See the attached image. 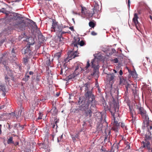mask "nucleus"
<instances>
[{
	"label": "nucleus",
	"mask_w": 152,
	"mask_h": 152,
	"mask_svg": "<svg viewBox=\"0 0 152 152\" xmlns=\"http://www.w3.org/2000/svg\"><path fill=\"white\" fill-rule=\"evenodd\" d=\"M6 14V18L7 19L9 20V22L13 21V23L12 26L14 28L18 29L20 31H23L25 29L26 27V24L24 20L21 19L17 20L18 18H20V17L18 16V14L15 13L13 15H10L8 16L9 12L6 11L2 12Z\"/></svg>",
	"instance_id": "1"
},
{
	"label": "nucleus",
	"mask_w": 152,
	"mask_h": 152,
	"mask_svg": "<svg viewBox=\"0 0 152 152\" xmlns=\"http://www.w3.org/2000/svg\"><path fill=\"white\" fill-rule=\"evenodd\" d=\"M119 107L118 104L115 103L114 104L113 106H111L109 109L113 116L112 122L113 123V125L116 127L119 126L120 124V122H119L120 118L118 113Z\"/></svg>",
	"instance_id": "2"
},
{
	"label": "nucleus",
	"mask_w": 152,
	"mask_h": 152,
	"mask_svg": "<svg viewBox=\"0 0 152 152\" xmlns=\"http://www.w3.org/2000/svg\"><path fill=\"white\" fill-rule=\"evenodd\" d=\"M90 84V83L88 82L83 84L82 87L80 88V89L82 91L83 89V88L84 87L85 91L86 92L85 96L86 98H88L89 101H91V106L94 107L96 103L94 95L92 94V90H90L89 89Z\"/></svg>",
	"instance_id": "3"
},
{
	"label": "nucleus",
	"mask_w": 152,
	"mask_h": 152,
	"mask_svg": "<svg viewBox=\"0 0 152 152\" xmlns=\"http://www.w3.org/2000/svg\"><path fill=\"white\" fill-rule=\"evenodd\" d=\"M152 124H145L143 125V126L144 127H146L148 131V132L146 133L145 136V141H142V143L143 145L142 146L143 148H146L147 149L150 151V142L149 141L151 139V132L150 131L152 129Z\"/></svg>",
	"instance_id": "4"
},
{
	"label": "nucleus",
	"mask_w": 152,
	"mask_h": 152,
	"mask_svg": "<svg viewBox=\"0 0 152 152\" xmlns=\"http://www.w3.org/2000/svg\"><path fill=\"white\" fill-rule=\"evenodd\" d=\"M51 27V31H57L58 37L60 41H63L64 38L62 37V35L66 33L64 31H62L63 27L58 24V23L55 20H53Z\"/></svg>",
	"instance_id": "5"
},
{
	"label": "nucleus",
	"mask_w": 152,
	"mask_h": 152,
	"mask_svg": "<svg viewBox=\"0 0 152 152\" xmlns=\"http://www.w3.org/2000/svg\"><path fill=\"white\" fill-rule=\"evenodd\" d=\"M137 109V110L138 113L140 114L143 119V125L145 124H152V121L149 120V118L147 114L146 110L143 107L141 106L140 104H138L136 106Z\"/></svg>",
	"instance_id": "6"
},
{
	"label": "nucleus",
	"mask_w": 152,
	"mask_h": 152,
	"mask_svg": "<svg viewBox=\"0 0 152 152\" xmlns=\"http://www.w3.org/2000/svg\"><path fill=\"white\" fill-rule=\"evenodd\" d=\"M91 101L88 100V102L86 104H82L80 107V110L84 112V115L86 117L90 118L92 115L93 111L92 109L89 108V104Z\"/></svg>",
	"instance_id": "7"
},
{
	"label": "nucleus",
	"mask_w": 152,
	"mask_h": 152,
	"mask_svg": "<svg viewBox=\"0 0 152 152\" xmlns=\"http://www.w3.org/2000/svg\"><path fill=\"white\" fill-rule=\"evenodd\" d=\"M28 40L27 48L22 50V53L25 54L27 57L30 56L32 54V48L30 46L33 45L35 43L34 39L32 37H29L28 39Z\"/></svg>",
	"instance_id": "8"
},
{
	"label": "nucleus",
	"mask_w": 152,
	"mask_h": 152,
	"mask_svg": "<svg viewBox=\"0 0 152 152\" xmlns=\"http://www.w3.org/2000/svg\"><path fill=\"white\" fill-rule=\"evenodd\" d=\"M80 41V39L79 37L75 38L74 40L73 41L71 44V46L74 47V49L76 50H78V47L77 45H80V46H82L85 45V43L83 41L81 40Z\"/></svg>",
	"instance_id": "9"
},
{
	"label": "nucleus",
	"mask_w": 152,
	"mask_h": 152,
	"mask_svg": "<svg viewBox=\"0 0 152 152\" xmlns=\"http://www.w3.org/2000/svg\"><path fill=\"white\" fill-rule=\"evenodd\" d=\"M73 48V50L70 51L68 53V56L67 58H70L69 60H71L72 58H74L75 57L78 56L77 53V50H76L74 49V47Z\"/></svg>",
	"instance_id": "10"
},
{
	"label": "nucleus",
	"mask_w": 152,
	"mask_h": 152,
	"mask_svg": "<svg viewBox=\"0 0 152 152\" xmlns=\"http://www.w3.org/2000/svg\"><path fill=\"white\" fill-rule=\"evenodd\" d=\"M81 64L79 62H76L74 64V67L75 68V72L76 75H78L79 73L84 70L82 68Z\"/></svg>",
	"instance_id": "11"
},
{
	"label": "nucleus",
	"mask_w": 152,
	"mask_h": 152,
	"mask_svg": "<svg viewBox=\"0 0 152 152\" xmlns=\"http://www.w3.org/2000/svg\"><path fill=\"white\" fill-rule=\"evenodd\" d=\"M8 60V55L6 53L2 54L1 56L0 57L1 62L2 63L4 66L7 65Z\"/></svg>",
	"instance_id": "12"
},
{
	"label": "nucleus",
	"mask_w": 152,
	"mask_h": 152,
	"mask_svg": "<svg viewBox=\"0 0 152 152\" xmlns=\"http://www.w3.org/2000/svg\"><path fill=\"white\" fill-rule=\"evenodd\" d=\"M138 15L137 13H135L134 14V17L133 18L132 21L136 28L137 29L138 27L139 26L140 23L138 21Z\"/></svg>",
	"instance_id": "13"
},
{
	"label": "nucleus",
	"mask_w": 152,
	"mask_h": 152,
	"mask_svg": "<svg viewBox=\"0 0 152 152\" xmlns=\"http://www.w3.org/2000/svg\"><path fill=\"white\" fill-rule=\"evenodd\" d=\"M102 114L99 113H96V115L95 119L99 123L101 122L103 120V117Z\"/></svg>",
	"instance_id": "14"
},
{
	"label": "nucleus",
	"mask_w": 152,
	"mask_h": 152,
	"mask_svg": "<svg viewBox=\"0 0 152 152\" xmlns=\"http://www.w3.org/2000/svg\"><path fill=\"white\" fill-rule=\"evenodd\" d=\"M115 76L114 74L113 73L111 74H108L107 78L110 82H113L115 78Z\"/></svg>",
	"instance_id": "15"
},
{
	"label": "nucleus",
	"mask_w": 152,
	"mask_h": 152,
	"mask_svg": "<svg viewBox=\"0 0 152 152\" xmlns=\"http://www.w3.org/2000/svg\"><path fill=\"white\" fill-rule=\"evenodd\" d=\"M81 12L82 13H84L85 15H86L91 16V15L89 14L90 12L88 10L86 7H81Z\"/></svg>",
	"instance_id": "16"
},
{
	"label": "nucleus",
	"mask_w": 152,
	"mask_h": 152,
	"mask_svg": "<svg viewBox=\"0 0 152 152\" xmlns=\"http://www.w3.org/2000/svg\"><path fill=\"white\" fill-rule=\"evenodd\" d=\"M99 6L97 4H96L94 6V7L93 8V13H92L91 16H92L96 12H98L99 11Z\"/></svg>",
	"instance_id": "17"
},
{
	"label": "nucleus",
	"mask_w": 152,
	"mask_h": 152,
	"mask_svg": "<svg viewBox=\"0 0 152 152\" xmlns=\"http://www.w3.org/2000/svg\"><path fill=\"white\" fill-rule=\"evenodd\" d=\"M98 58H100V57L98 56ZM98 58H98L97 57H95L94 59H93L91 62V67L92 68L94 69H95L96 67V59H98Z\"/></svg>",
	"instance_id": "18"
},
{
	"label": "nucleus",
	"mask_w": 152,
	"mask_h": 152,
	"mask_svg": "<svg viewBox=\"0 0 152 152\" xmlns=\"http://www.w3.org/2000/svg\"><path fill=\"white\" fill-rule=\"evenodd\" d=\"M51 113L53 115H56L58 112V110L56 107H53L51 110Z\"/></svg>",
	"instance_id": "19"
},
{
	"label": "nucleus",
	"mask_w": 152,
	"mask_h": 152,
	"mask_svg": "<svg viewBox=\"0 0 152 152\" xmlns=\"http://www.w3.org/2000/svg\"><path fill=\"white\" fill-rule=\"evenodd\" d=\"M16 49L15 48H13L11 52V54L14 58L16 56Z\"/></svg>",
	"instance_id": "20"
},
{
	"label": "nucleus",
	"mask_w": 152,
	"mask_h": 152,
	"mask_svg": "<svg viewBox=\"0 0 152 152\" xmlns=\"http://www.w3.org/2000/svg\"><path fill=\"white\" fill-rule=\"evenodd\" d=\"M75 72H74L72 74L69 75L68 76V78L69 79H71L74 78L75 76H77L78 75H76Z\"/></svg>",
	"instance_id": "21"
},
{
	"label": "nucleus",
	"mask_w": 152,
	"mask_h": 152,
	"mask_svg": "<svg viewBox=\"0 0 152 152\" xmlns=\"http://www.w3.org/2000/svg\"><path fill=\"white\" fill-rule=\"evenodd\" d=\"M0 89L2 92H3V94H5V86L2 85H0Z\"/></svg>",
	"instance_id": "22"
},
{
	"label": "nucleus",
	"mask_w": 152,
	"mask_h": 152,
	"mask_svg": "<svg viewBox=\"0 0 152 152\" xmlns=\"http://www.w3.org/2000/svg\"><path fill=\"white\" fill-rule=\"evenodd\" d=\"M7 143L8 144L14 143V142L13 141V138L12 137H10L9 139H8V140L7 141Z\"/></svg>",
	"instance_id": "23"
},
{
	"label": "nucleus",
	"mask_w": 152,
	"mask_h": 152,
	"mask_svg": "<svg viewBox=\"0 0 152 152\" xmlns=\"http://www.w3.org/2000/svg\"><path fill=\"white\" fill-rule=\"evenodd\" d=\"M14 126L15 127H17V128H19L20 127H21V128L20 129V130L23 129V125L21 126L20 124H15Z\"/></svg>",
	"instance_id": "24"
},
{
	"label": "nucleus",
	"mask_w": 152,
	"mask_h": 152,
	"mask_svg": "<svg viewBox=\"0 0 152 152\" xmlns=\"http://www.w3.org/2000/svg\"><path fill=\"white\" fill-rule=\"evenodd\" d=\"M126 83V81L124 79H120V84L125 85Z\"/></svg>",
	"instance_id": "25"
},
{
	"label": "nucleus",
	"mask_w": 152,
	"mask_h": 152,
	"mask_svg": "<svg viewBox=\"0 0 152 152\" xmlns=\"http://www.w3.org/2000/svg\"><path fill=\"white\" fill-rule=\"evenodd\" d=\"M89 25L90 27L92 28H94L95 26V24L93 21H91L89 22Z\"/></svg>",
	"instance_id": "26"
},
{
	"label": "nucleus",
	"mask_w": 152,
	"mask_h": 152,
	"mask_svg": "<svg viewBox=\"0 0 152 152\" xmlns=\"http://www.w3.org/2000/svg\"><path fill=\"white\" fill-rule=\"evenodd\" d=\"M22 112V111L21 110H19L18 113V116H19L20 117L22 118L23 116V113Z\"/></svg>",
	"instance_id": "27"
},
{
	"label": "nucleus",
	"mask_w": 152,
	"mask_h": 152,
	"mask_svg": "<svg viewBox=\"0 0 152 152\" xmlns=\"http://www.w3.org/2000/svg\"><path fill=\"white\" fill-rule=\"evenodd\" d=\"M28 72H27L26 73V76L25 77H24L23 78V80L25 81H27L28 80V79L29 78V76L28 75H27V73H28Z\"/></svg>",
	"instance_id": "28"
},
{
	"label": "nucleus",
	"mask_w": 152,
	"mask_h": 152,
	"mask_svg": "<svg viewBox=\"0 0 152 152\" xmlns=\"http://www.w3.org/2000/svg\"><path fill=\"white\" fill-rule=\"evenodd\" d=\"M113 148H114V151L115 150L116 151H117L118 148V145H117V144H114L113 146Z\"/></svg>",
	"instance_id": "29"
},
{
	"label": "nucleus",
	"mask_w": 152,
	"mask_h": 152,
	"mask_svg": "<svg viewBox=\"0 0 152 152\" xmlns=\"http://www.w3.org/2000/svg\"><path fill=\"white\" fill-rule=\"evenodd\" d=\"M129 109L131 114L132 115V118H133V113L134 110H132V107H131V106H129Z\"/></svg>",
	"instance_id": "30"
},
{
	"label": "nucleus",
	"mask_w": 152,
	"mask_h": 152,
	"mask_svg": "<svg viewBox=\"0 0 152 152\" xmlns=\"http://www.w3.org/2000/svg\"><path fill=\"white\" fill-rule=\"evenodd\" d=\"M110 10L111 12H114L118 11L117 9L115 7L111 8Z\"/></svg>",
	"instance_id": "31"
},
{
	"label": "nucleus",
	"mask_w": 152,
	"mask_h": 152,
	"mask_svg": "<svg viewBox=\"0 0 152 152\" xmlns=\"http://www.w3.org/2000/svg\"><path fill=\"white\" fill-rule=\"evenodd\" d=\"M55 57L58 59L61 56V54L60 53H57L55 55Z\"/></svg>",
	"instance_id": "32"
},
{
	"label": "nucleus",
	"mask_w": 152,
	"mask_h": 152,
	"mask_svg": "<svg viewBox=\"0 0 152 152\" xmlns=\"http://www.w3.org/2000/svg\"><path fill=\"white\" fill-rule=\"evenodd\" d=\"M121 127L124 129L125 130H126L127 128L126 126H125V124L124 123H121Z\"/></svg>",
	"instance_id": "33"
},
{
	"label": "nucleus",
	"mask_w": 152,
	"mask_h": 152,
	"mask_svg": "<svg viewBox=\"0 0 152 152\" xmlns=\"http://www.w3.org/2000/svg\"><path fill=\"white\" fill-rule=\"evenodd\" d=\"M78 137V135H76L75 136H72V140L74 141L76 140V138H77Z\"/></svg>",
	"instance_id": "34"
},
{
	"label": "nucleus",
	"mask_w": 152,
	"mask_h": 152,
	"mask_svg": "<svg viewBox=\"0 0 152 152\" xmlns=\"http://www.w3.org/2000/svg\"><path fill=\"white\" fill-rule=\"evenodd\" d=\"M12 75L11 73H10L9 75H8V76L7 75L5 77V79L6 80H8L9 79H10V76H11Z\"/></svg>",
	"instance_id": "35"
},
{
	"label": "nucleus",
	"mask_w": 152,
	"mask_h": 152,
	"mask_svg": "<svg viewBox=\"0 0 152 152\" xmlns=\"http://www.w3.org/2000/svg\"><path fill=\"white\" fill-rule=\"evenodd\" d=\"M90 66V61L88 60L87 61L86 66L85 67L86 69H87Z\"/></svg>",
	"instance_id": "36"
},
{
	"label": "nucleus",
	"mask_w": 152,
	"mask_h": 152,
	"mask_svg": "<svg viewBox=\"0 0 152 152\" xmlns=\"http://www.w3.org/2000/svg\"><path fill=\"white\" fill-rule=\"evenodd\" d=\"M112 61H113L114 63H118V60L117 58H115Z\"/></svg>",
	"instance_id": "37"
},
{
	"label": "nucleus",
	"mask_w": 152,
	"mask_h": 152,
	"mask_svg": "<svg viewBox=\"0 0 152 152\" xmlns=\"http://www.w3.org/2000/svg\"><path fill=\"white\" fill-rule=\"evenodd\" d=\"M6 39V38L5 37H4V38L2 40H1L0 42V44H2L5 41Z\"/></svg>",
	"instance_id": "38"
},
{
	"label": "nucleus",
	"mask_w": 152,
	"mask_h": 152,
	"mask_svg": "<svg viewBox=\"0 0 152 152\" xmlns=\"http://www.w3.org/2000/svg\"><path fill=\"white\" fill-rule=\"evenodd\" d=\"M63 137V135H61V136H60L58 137L57 140H58V142H59L61 141V140L62 138Z\"/></svg>",
	"instance_id": "39"
},
{
	"label": "nucleus",
	"mask_w": 152,
	"mask_h": 152,
	"mask_svg": "<svg viewBox=\"0 0 152 152\" xmlns=\"http://www.w3.org/2000/svg\"><path fill=\"white\" fill-rule=\"evenodd\" d=\"M110 141V140L108 138H107V137H106L104 139V142L105 143H107Z\"/></svg>",
	"instance_id": "40"
},
{
	"label": "nucleus",
	"mask_w": 152,
	"mask_h": 152,
	"mask_svg": "<svg viewBox=\"0 0 152 152\" xmlns=\"http://www.w3.org/2000/svg\"><path fill=\"white\" fill-rule=\"evenodd\" d=\"M5 67V69L7 71H9V72L10 73H11L12 72V70H10V68L8 66H4Z\"/></svg>",
	"instance_id": "41"
},
{
	"label": "nucleus",
	"mask_w": 152,
	"mask_h": 152,
	"mask_svg": "<svg viewBox=\"0 0 152 152\" xmlns=\"http://www.w3.org/2000/svg\"><path fill=\"white\" fill-rule=\"evenodd\" d=\"M23 62L24 64H26L28 61L27 58H23Z\"/></svg>",
	"instance_id": "42"
},
{
	"label": "nucleus",
	"mask_w": 152,
	"mask_h": 152,
	"mask_svg": "<svg viewBox=\"0 0 152 152\" xmlns=\"http://www.w3.org/2000/svg\"><path fill=\"white\" fill-rule=\"evenodd\" d=\"M116 127V126H115L114 125L113 126L112 128V129L115 131H117V127Z\"/></svg>",
	"instance_id": "43"
},
{
	"label": "nucleus",
	"mask_w": 152,
	"mask_h": 152,
	"mask_svg": "<svg viewBox=\"0 0 152 152\" xmlns=\"http://www.w3.org/2000/svg\"><path fill=\"white\" fill-rule=\"evenodd\" d=\"M91 34L92 35L95 36L97 34V33L94 31H92L91 33Z\"/></svg>",
	"instance_id": "44"
},
{
	"label": "nucleus",
	"mask_w": 152,
	"mask_h": 152,
	"mask_svg": "<svg viewBox=\"0 0 152 152\" xmlns=\"http://www.w3.org/2000/svg\"><path fill=\"white\" fill-rule=\"evenodd\" d=\"M33 25L34 26V28H37V26L36 23L34 22H33Z\"/></svg>",
	"instance_id": "45"
},
{
	"label": "nucleus",
	"mask_w": 152,
	"mask_h": 152,
	"mask_svg": "<svg viewBox=\"0 0 152 152\" xmlns=\"http://www.w3.org/2000/svg\"><path fill=\"white\" fill-rule=\"evenodd\" d=\"M59 119H57V120H55V124H56V126L57 127V123H58L59 122Z\"/></svg>",
	"instance_id": "46"
},
{
	"label": "nucleus",
	"mask_w": 152,
	"mask_h": 152,
	"mask_svg": "<svg viewBox=\"0 0 152 152\" xmlns=\"http://www.w3.org/2000/svg\"><path fill=\"white\" fill-rule=\"evenodd\" d=\"M131 86V85L129 84H127L126 86V88H130V86Z\"/></svg>",
	"instance_id": "47"
},
{
	"label": "nucleus",
	"mask_w": 152,
	"mask_h": 152,
	"mask_svg": "<svg viewBox=\"0 0 152 152\" xmlns=\"http://www.w3.org/2000/svg\"><path fill=\"white\" fill-rule=\"evenodd\" d=\"M130 0H127V3H128V6L129 8L130 7Z\"/></svg>",
	"instance_id": "48"
},
{
	"label": "nucleus",
	"mask_w": 152,
	"mask_h": 152,
	"mask_svg": "<svg viewBox=\"0 0 152 152\" xmlns=\"http://www.w3.org/2000/svg\"><path fill=\"white\" fill-rule=\"evenodd\" d=\"M130 147V146L129 145H128L126 146V149H129Z\"/></svg>",
	"instance_id": "49"
},
{
	"label": "nucleus",
	"mask_w": 152,
	"mask_h": 152,
	"mask_svg": "<svg viewBox=\"0 0 152 152\" xmlns=\"http://www.w3.org/2000/svg\"><path fill=\"white\" fill-rule=\"evenodd\" d=\"M34 74V72L32 71H30L29 72V74L30 75H32Z\"/></svg>",
	"instance_id": "50"
},
{
	"label": "nucleus",
	"mask_w": 152,
	"mask_h": 152,
	"mask_svg": "<svg viewBox=\"0 0 152 152\" xmlns=\"http://www.w3.org/2000/svg\"><path fill=\"white\" fill-rule=\"evenodd\" d=\"M119 74L120 75H122L123 74V72L121 70H120L119 71Z\"/></svg>",
	"instance_id": "51"
},
{
	"label": "nucleus",
	"mask_w": 152,
	"mask_h": 152,
	"mask_svg": "<svg viewBox=\"0 0 152 152\" xmlns=\"http://www.w3.org/2000/svg\"><path fill=\"white\" fill-rule=\"evenodd\" d=\"M1 126H2L0 124V134H1V132H2L1 130Z\"/></svg>",
	"instance_id": "52"
},
{
	"label": "nucleus",
	"mask_w": 152,
	"mask_h": 152,
	"mask_svg": "<svg viewBox=\"0 0 152 152\" xmlns=\"http://www.w3.org/2000/svg\"><path fill=\"white\" fill-rule=\"evenodd\" d=\"M69 29L72 31H73L74 30V28L73 26L70 27Z\"/></svg>",
	"instance_id": "53"
},
{
	"label": "nucleus",
	"mask_w": 152,
	"mask_h": 152,
	"mask_svg": "<svg viewBox=\"0 0 152 152\" xmlns=\"http://www.w3.org/2000/svg\"><path fill=\"white\" fill-rule=\"evenodd\" d=\"M63 74V69H61L60 73V74L62 75Z\"/></svg>",
	"instance_id": "54"
},
{
	"label": "nucleus",
	"mask_w": 152,
	"mask_h": 152,
	"mask_svg": "<svg viewBox=\"0 0 152 152\" xmlns=\"http://www.w3.org/2000/svg\"><path fill=\"white\" fill-rule=\"evenodd\" d=\"M47 112H48V113H49L50 112H51V110H47Z\"/></svg>",
	"instance_id": "55"
},
{
	"label": "nucleus",
	"mask_w": 152,
	"mask_h": 152,
	"mask_svg": "<svg viewBox=\"0 0 152 152\" xmlns=\"http://www.w3.org/2000/svg\"><path fill=\"white\" fill-rule=\"evenodd\" d=\"M150 19L152 21V16L150 15Z\"/></svg>",
	"instance_id": "56"
},
{
	"label": "nucleus",
	"mask_w": 152,
	"mask_h": 152,
	"mask_svg": "<svg viewBox=\"0 0 152 152\" xmlns=\"http://www.w3.org/2000/svg\"><path fill=\"white\" fill-rule=\"evenodd\" d=\"M55 125H56V124H54L53 125V126H52V127L53 128H54L55 127Z\"/></svg>",
	"instance_id": "57"
},
{
	"label": "nucleus",
	"mask_w": 152,
	"mask_h": 152,
	"mask_svg": "<svg viewBox=\"0 0 152 152\" xmlns=\"http://www.w3.org/2000/svg\"><path fill=\"white\" fill-rule=\"evenodd\" d=\"M37 119H38V120L40 119H42V118L40 117H39Z\"/></svg>",
	"instance_id": "58"
},
{
	"label": "nucleus",
	"mask_w": 152,
	"mask_h": 152,
	"mask_svg": "<svg viewBox=\"0 0 152 152\" xmlns=\"http://www.w3.org/2000/svg\"><path fill=\"white\" fill-rule=\"evenodd\" d=\"M150 150L151 151V152H152V148H151V147H150Z\"/></svg>",
	"instance_id": "59"
},
{
	"label": "nucleus",
	"mask_w": 152,
	"mask_h": 152,
	"mask_svg": "<svg viewBox=\"0 0 152 152\" xmlns=\"http://www.w3.org/2000/svg\"><path fill=\"white\" fill-rule=\"evenodd\" d=\"M86 124V123L84 121V124L83 125V126L84 125Z\"/></svg>",
	"instance_id": "60"
},
{
	"label": "nucleus",
	"mask_w": 152,
	"mask_h": 152,
	"mask_svg": "<svg viewBox=\"0 0 152 152\" xmlns=\"http://www.w3.org/2000/svg\"><path fill=\"white\" fill-rule=\"evenodd\" d=\"M128 90V88H126V91H127Z\"/></svg>",
	"instance_id": "61"
},
{
	"label": "nucleus",
	"mask_w": 152,
	"mask_h": 152,
	"mask_svg": "<svg viewBox=\"0 0 152 152\" xmlns=\"http://www.w3.org/2000/svg\"><path fill=\"white\" fill-rule=\"evenodd\" d=\"M127 105L129 106H129H130V105L129 104H128Z\"/></svg>",
	"instance_id": "62"
},
{
	"label": "nucleus",
	"mask_w": 152,
	"mask_h": 152,
	"mask_svg": "<svg viewBox=\"0 0 152 152\" xmlns=\"http://www.w3.org/2000/svg\"><path fill=\"white\" fill-rule=\"evenodd\" d=\"M72 20H73L74 21V18H72Z\"/></svg>",
	"instance_id": "63"
},
{
	"label": "nucleus",
	"mask_w": 152,
	"mask_h": 152,
	"mask_svg": "<svg viewBox=\"0 0 152 152\" xmlns=\"http://www.w3.org/2000/svg\"><path fill=\"white\" fill-rule=\"evenodd\" d=\"M18 144V142H17L16 143V145H17Z\"/></svg>",
	"instance_id": "64"
}]
</instances>
